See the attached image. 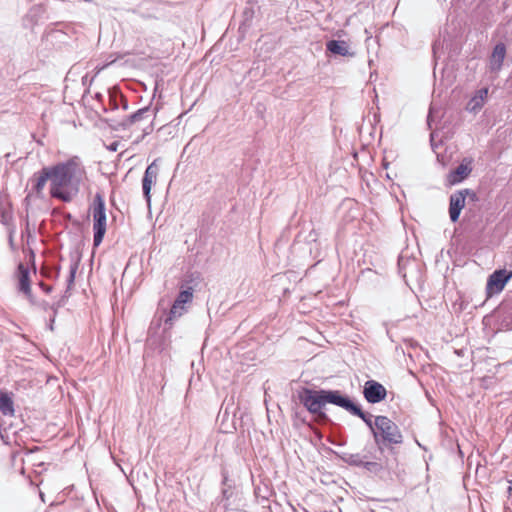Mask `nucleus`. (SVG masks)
<instances>
[{"mask_svg":"<svg viewBox=\"0 0 512 512\" xmlns=\"http://www.w3.org/2000/svg\"><path fill=\"white\" fill-rule=\"evenodd\" d=\"M53 198L71 202L87 181V171L81 157L74 155L53 165Z\"/></svg>","mask_w":512,"mask_h":512,"instance_id":"nucleus-1","label":"nucleus"},{"mask_svg":"<svg viewBox=\"0 0 512 512\" xmlns=\"http://www.w3.org/2000/svg\"><path fill=\"white\" fill-rule=\"evenodd\" d=\"M373 437L376 445L382 446L398 445L403 442V436L399 427L386 416L374 418Z\"/></svg>","mask_w":512,"mask_h":512,"instance_id":"nucleus-2","label":"nucleus"},{"mask_svg":"<svg viewBox=\"0 0 512 512\" xmlns=\"http://www.w3.org/2000/svg\"><path fill=\"white\" fill-rule=\"evenodd\" d=\"M193 289L187 287L179 292L174 300L170 311L164 319L163 332L172 328L173 321L188 312V309L193 301Z\"/></svg>","mask_w":512,"mask_h":512,"instance_id":"nucleus-3","label":"nucleus"},{"mask_svg":"<svg viewBox=\"0 0 512 512\" xmlns=\"http://www.w3.org/2000/svg\"><path fill=\"white\" fill-rule=\"evenodd\" d=\"M93 215V245L99 246L103 240L106 232V212H105V201L101 194L97 193L94 197L92 205Z\"/></svg>","mask_w":512,"mask_h":512,"instance_id":"nucleus-4","label":"nucleus"},{"mask_svg":"<svg viewBox=\"0 0 512 512\" xmlns=\"http://www.w3.org/2000/svg\"><path fill=\"white\" fill-rule=\"evenodd\" d=\"M299 400L310 413L325 416L322 412L323 407L327 404L325 390L304 388L299 393Z\"/></svg>","mask_w":512,"mask_h":512,"instance_id":"nucleus-5","label":"nucleus"},{"mask_svg":"<svg viewBox=\"0 0 512 512\" xmlns=\"http://www.w3.org/2000/svg\"><path fill=\"white\" fill-rule=\"evenodd\" d=\"M467 195H469L473 200L476 198L475 192L470 189H462L450 195L449 217L452 222L458 221L460 213L465 207V200Z\"/></svg>","mask_w":512,"mask_h":512,"instance_id":"nucleus-6","label":"nucleus"},{"mask_svg":"<svg viewBox=\"0 0 512 512\" xmlns=\"http://www.w3.org/2000/svg\"><path fill=\"white\" fill-rule=\"evenodd\" d=\"M363 395L368 403L375 404L386 398L387 390L381 383L368 380L365 382Z\"/></svg>","mask_w":512,"mask_h":512,"instance_id":"nucleus-7","label":"nucleus"},{"mask_svg":"<svg viewBox=\"0 0 512 512\" xmlns=\"http://www.w3.org/2000/svg\"><path fill=\"white\" fill-rule=\"evenodd\" d=\"M509 279L510 275H508L505 270L494 271L487 280V297H491L493 294L500 293L504 289Z\"/></svg>","mask_w":512,"mask_h":512,"instance_id":"nucleus-8","label":"nucleus"},{"mask_svg":"<svg viewBox=\"0 0 512 512\" xmlns=\"http://www.w3.org/2000/svg\"><path fill=\"white\" fill-rule=\"evenodd\" d=\"M159 172V167L156 163V160H154L148 167L146 168L144 172V176L142 179V189H143V195L148 205H150L151 202V188L153 184L156 182L157 176Z\"/></svg>","mask_w":512,"mask_h":512,"instance_id":"nucleus-9","label":"nucleus"},{"mask_svg":"<svg viewBox=\"0 0 512 512\" xmlns=\"http://www.w3.org/2000/svg\"><path fill=\"white\" fill-rule=\"evenodd\" d=\"M472 162L473 160L471 158H464L462 162L448 174L447 180L449 184L455 185L466 179L472 172Z\"/></svg>","mask_w":512,"mask_h":512,"instance_id":"nucleus-10","label":"nucleus"},{"mask_svg":"<svg viewBox=\"0 0 512 512\" xmlns=\"http://www.w3.org/2000/svg\"><path fill=\"white\" fill-rule=\"evenodd\" d=\"M506 57V46L500 42L495 45L489 58V69L491 72H499Z\"/></svg>","mask_w":512,"mask_h":512,"instance_id":"nucleus-11","label":"nucleus"},{"mask_svg":"<svg viewBox=\"0 0 512 512\" xmlns=\"http://www.w3.org/2000/svg\"><path fill=\"white\" fill-rule=\"evenodd\" d=\"M325 394L327 403L339 406L348 412H351L355 406L347 396H343L338 390H325Z\"/></svg>","mask_w":512,"mask_h":512,"instance_id":"nucleus-12","label":"nucleus"},{"mask_svg":"<svg viewBox=\"0 0 512 512\" xmlns=\"http://www.w3.org/2000/svg\"><path fill=\"white\" fill-rule=\"evenodd\" d=\"M50 182V195L53 197V167H45L41 170L38 178L36 179V183L34 185V189L36 192H41L46 184V182Z\"/></svg>","mask_w":512,"mask_h":512,"instance_id":"nucleus-13","label":"nucleus"},{"mask_svg":"<svg viewBox=\"0 0 512 512\" xmlns=\"http://www.w3.org/2000/svg\"><path fill=\"white\" fill-rule=\"evenodd\" d=\"M326 49L335 55L353 56L354 53L349 52V46L342 40H330L326 43Z\"/></svg>","mask_w":512,"mask_h":512,"instance_id":"nucleus-14","label":"nucleus"},{"mask_svg":"<svg viewBox=\"0 0 512 512\" xmlns=\"http://www.w3.org/2000/svg\"><path fill=\"white\" fill-rule=\"evenodd\" d=\"M18 278H19V282H18L19 291H21L25 295L29 296L31 294L29 270L23 264H20L18 266Z\"/></svg>","mask_w":512,"mask_h":512,"instance_id":"nucleus-15","label":"nucleus"},{"mask_svg":"<svg viewBox=\"0 0 512 512\" xmlns=\"http://www.w3.org/2000/svg\"><path fill=\"white\" fill-rule=\"evenodd\" d=\"M150 113H151V111H150L149 107L141 108L138 111H136L135 113H133L130 116H128L127 118H125L122 122V125L125 128H129L133 124L141 122V121L149 118Z\"/></svg>","mask_w":512,"mask_h":512,"instance_id":"nucleus-16","label":"nucleus"},{"mask_svg":"<svg viewBox=\"0 0 512 512\" xmlns=\"http://www.w3.org/2000/svg\"><path fill=\"white\" fill-rule=\"evenodd\" d=\"M0 412L4 416H14L15 409H14V402L11 398V396L2 390H0Z\"/></svg>","mask_w":512,"mask_h":512,"instance_id":"nucleus-17","label":"nucleus"},{"mask_svg":"<svg viewBox=\"0 0 512 512\" xmlns=\"http://www.w3.org/2000/svg\"><path fill=\"white\" fill-rule=\"evenodd\" d=\"M488 96V88H482L476 92L474 97L468 103V109L470 111L476 112L482 108L485 103V100Z\"/></svg>","mask_w":512,"mask_h":512,"instance_id":"nucleus-18","label":"nucleus"},{"mask_svg":"<svg viewBox=\"0 0 512 512\" xmlns=\"http://www.w3.org/2000/svg\"><path fill=\"white\" fill-rule=\"evenodd\" d=\"M154 327L151 326L149 329V336L147 338V344L154 349H158L162 351L165 349V340L162 336L158 335L156 331H154Z\"/></svg>","mask_w":512,"mask_h":512,"instance_id":"nucleus-19","label":"nucleus"},{"mask_svg":"<svg viewBox=\"0 0 512 512\" xmlns=\"http://www.w3.org/2000/svg\"><path fill=\"white\" fill-rule=\"evenodd\" d=\"M345 462L349 465L357 466V467H365L368 470L371 469V467L375 466L376 463L365 461L364 457L360 454H348L344 458Z\"/></svg>","mask_w":512,"mask_h":512,"instance_id":"nucleus-20","label":"nucleus"},{"mask_svg":"<svg viewBox=\"0 0 512 512\" xmlns=\"http://www.w3.org/2000/svg\"><path fill=\"white\" fill-rule=\"evenodd\" d=\"M350 413L355 415V416H358L359 418H361L365 422V424L369 427L371 432H373V428L375 427L374 426L373 415H371L369 413L363 412L361 410V408L358 405H356V404L352 408V411Z\"/></svg>","mask_w":512,"mask_h":512,"instance_id":"nucleus-21","label":"nucleus"},{"mask_svg":"<svg viewBox=\"0 0 512 512\" xmlns=\"http://www.w3.org/2000/svg\"><path fill=\"white\" fill-rule=\"evenodd\" d=\"M77 269H78V264L77 263H72L70 265L69 277L67 279L68 288L74 283L75 274H76Z\"/></svg>","mask_w":512,"mask_h":512,"instance_id":"nucleus-22","label":"nucleus"},{"mask_svg":"<svg viewBox=\"0 0 512 512\" xmlns=\"http://www.w3.org/2000/svg\"><path fill=\"white\" fill-rule=\"evenodd\" d=\"M0 210H1L2 222L4 224H7L8 221L11 219V213L8 211V209L4 208L3 206L0 207Z\"/></svg>","mask_w":512,"mask_h":512,"instance_id":"nucleus-23","label":"nucleus"},{"mask_svg":"<svg viewBox=\"0 0 512 512\" xmlns=\"http://www.w3.org/2000/svg\"><path fill=\"white\" fill-rule=\"evenodd\" d=\"M435 108L432 105L429 110V114L427 117L428 125L431 126V122L434 120Z\"/></svg>","mask_w":512,"mask_h":512,"instance_id":"nucleus-24","label":"nucleus"},{"mask_svg":"<svg viewBox=\"0 0 512 512\" xmlns=\"http://www.w3.org/2000/svg\"><path fill=\"white\" fill-rule=\"evenodd\" d=\"M222 495L224 499L228 500L232 496V491L229 489H223Z\"/></svg>","mask_w":512,"mask_h":512,"instance_id":"nucleus-25","label":"nucleus"},{"mask_svg":"<svg viewBox=\"0 0 512 512\" xmlns=\"http://www.w3.org/2000/svg\"><path fill=\"white\" fill-rule=\"evenodd\" d=\"M507 492L509 494V497H512V485L508 487Z\"/></svg>","mask_w":512,"mask_h":512,"instance_id":"nucleus-26","label":"nucleus"},{"mask_svg":"<svg viewBox=\"0 0 512 512\" xmlns=\"http://www.w3.org/2000/svg\"><path fill=\"white\" fill-rule=\"evenodd\" d=\"M53 323H54V318L51 320V323L49 325L50 330H53Z\"/></svg>","mask_w":512,"mask_h":512,"instance_id":"nucleus-27","label":"nucleus"},{"mask_svg":"<svg viewBox=\"0 0 512 512\" xmlns=\"http://www.w3.org/2000/svg\"><path fill=\"white\" fill-rule=\"evenodd\" d=\"M255 494L256 495H260V489L259 488L255 489Z\"/></svg>","mask_w":512,"mask_h":512,"instance_id":"nucleus-28","label":"nucleus"},{"mask_svg":"<svg viewBox=\"0 0 512 512\" xmlns=\"http://www.w3.org/2000/svg\"><path fill=\"white\" fill-rule=\"evenodd\" d=\"M160 325H161V320H159L157 323V329L160 327Z\"/></svg>","mask_w":512,"mask_h":512,"instance_id":"nucleus-29","label":"nucleus"},{"mask_svg":"<svg viewBox=\"0 0 512 512\" xmlns=\"http://www.w3.org/2000/svg\"><path fill=\"white\" fill-rule=\"evenodd\" d=\"M40 498L44 501V499H43V493H40Z\"/></svg>","mask_w":512,"mask_h":512,"instance_id":"nucleus-30","label":"nucleus"}]
</instances>
